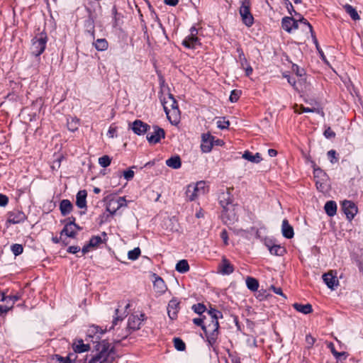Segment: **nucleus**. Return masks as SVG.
I'll use <instances>...</instances> for the list:
<instances>
[{"label":"nucleus","instance_id":"nucleus-1","mask_svg":"<svg viewBox=\"0 0 363 363\" xmlns=\"http://www.w3.org/2000/svg\"><path fill=\"white\" fill-rule=\"evenodd\" d=\"M116 353L109 342L103 340L96 345V352L86 358V363H112Z\"/></svg>","mask_w":363,"mask_h":363},{"label":"nucleus","instance_id":"nucleus-2","mask_svg":"<svg viewBox=\"0 0 363 363\" xmlns=\"http://www.w3.org/2000/svg\"><path fill=\"white\" fill-rule=\"evenodd\" d=\"M161 103L170 123L174 125L177 124L180 119V111L177 102L172 94H167L163 95L161 97Z\"/></svg>","mask_w":363,"mask_h":363},{"label":"nucleus","instance_id":"nucleus-3","mask_svg":"<svg viewBox=\"0 0 363 363\" xmlns=\"http://www.w3.org/2000/svg\"><path fill=\"white\" fill-rule=\"evenodd\" d=\"M207 191L206 184L203 181L189 184L186 191V199L190 201H194L201 195H204Z\"/></svg>","mask_w":363,"mask_h":363},{"label":"nucleus","instance_id":"nucleus-4","mask_svg":"<svg viewBox=\"0 0 363 363\" xmlns=\"http://www.w3.org/2000/svg\"><path fill=\"white\" fill-rule=\"evenodd\" d=\"M208 313L210 316V320L208 323L205 322V326H203V330L206 334L208 333H218V318H222V313L213 308L209 310Z\"/></svg>","mask_w":363,"mask_h":363},{"label":"nucleus","instance_id":"nucleus-5","mask_svg":"<svg viewBox=\"0 0 363 363\" xmlns=\"http://www.w3.org/2000/svg\"><path fill=\"white\" fill-rule=\"evenodd\" d=\"M126 206L127 201L123 196H108L107 198L106 210L111 214H114L118 209Z\"/></svg>","mask_w":363,"mask_h":363},{"label":"nucleus","instance_id":"nucleus-6","mask_svg":"<svg viewBox=\"0 0 363 363\" xmlns=\"http://www.w3.org/2000/svg\"><path fill=\"white\" fill-rule=\"evenodd\" d=\"M250 0H244L240 8V14L244 24L250 27L254 23V18L250 12Z\"/></svg>","mask_w":363,"mask_h":363},{"label":"nucleus","instance_id":"nucleus-7","mask_svg":"<svg viewBox=\"0 0 363 363\" xmlns=\"http://www.w3.org/2000/svg\"><path fill=\"white\" fill-rule=\"evenodd\" d=\"M46 43L47 38L42 33L34 38L30 48L31 53L36 57L40 55L45 49Z\"/></svg>","mask_w":363,"mask_h":363},{"label":"nucleus","instance_id":"nucleus-8","mask_svg":"<svg viewBox=\"0 0 363 363\" xmlns=\"http://www.w3.org/2000/svg\"><path fill=\"white\" fill-rule=\"evenodd\" d=\"M223 222L227 225H230L235 223L238 219L235 207L231 203H226L223 206V211L221 215Z\"/></svg>","mask_w":363,"mask_h":363},{"label":"nucleus","instance_id":"nucleus-9","mask_svg":"<svg viewBox=\"0 0 363 363\" xmlns=\"http://www.w3.org/2000/svg\"><path fill=\"white\" fill-rule=\"evenodd\" d=\"M190 32L191 33L183 40L182 44L186 48L194 49L196 45H199V40L196 36L198 31L195 27H192Z\"/></svg>","mask_w":363,"mask_h":363},{"label":"nucleus","instance_id":"nucleus-10","mask_svg":"<svg viewBox=\"0 0 363 363\" xmlns=\"http://www.w3.org/2000/svg\"><path fill=\"white\" fill-rule=\"evenodd\" d=\"M18 299H19V296L17 295H13V296L3 295L1 301L5 303V304L4 305L0 304V312L1 313H7L11 308H13V304Z\"/></svg>","mask_w":363,"mask_h":363},{"label":"nucleus","instance_id":"nucleus-11","mask_svg":"<svg viewBox=\"0 0 363 363\" xmlns=\"http://www.w3.org/2000/svg\"><path fill=\"white\" fill-rule=\"evenodd\" d=\"M214 145V137L209 133L201 135V149L203 152L208 153L211 151Z\"/></svg>","mask_w":363,"mask_h":363},{"label":"nucleus","instance_id":"nucleus-12","mask_svg":"<svg viewBox=\"0 0 363 363\" xmlns=\"http://www.w3.org/2000/svg\"><path fill=\"white\" fill-rule=\"evenodd\" d=\"M342 207L346 217L350 220H352L357 213V207L350 201H344L342 203Z\"/></svg>","mask_w":363,"mask_h":363},{"label":"nucleus","instance_id":"nucleus-13","mask_svg":"<svg viewBox=\"0 0 363 363\" xmlns=\"http://www.w3.org/2000/svg\"><path fill=\"white\" fill-rule=\"evenodd\" d=\"M81 228L74 223V218L72 221H69L65 225L62 230L61 231V236L65 235L69 238H74L78 230Z\"/></svg>","mask_w":363,"mask_h":363},{"label":"nucleus","instance_id":"nucleus-14","mask_svg":"<svg viewBox=\"0 0 363 363\" xmlns=\"http://www.w3.org/2000/svg\"><path fill=\"white\" fill-rule=\"evenodd\" d=\"M144 317L145 315L143 313H141L140 315H131L128 320V329L133 330H138L144 320Z\"/></svg>","mask_w":363,"mask_h":363},{"label":"nucleus","instance_id":"nucleus-15","mask_svg":"<svg viewBox=\"0 0 363 363\" xmlns=\"http://www.w3.org/2000/svg\"><path fill=\"white\" fill-rule=\"evenodd\" d=\"M164 137V131L163 129L157 127H153V132L150 133L147 135V140L150 143L155 144L160 142L162 138Z\"/></svg>","mask_w":363,"mask_h":363},{"label":"nucleus","instance_id":"nucleus-16","mask_svg":"<svg viewBox=\"0 0 363 363\" xmlns=\"http://www.w3.org/2000/svg\"><path fill=\"white\" fill-rule=\"evenodd\" d=\"M234 271L233 264L225 258L223 257L221 262L218 266V272L223 275H229Z\"/></svg>","mask_w":363,"mask_h":363},{"label":"nucleus","instance_id":"nucleus-17","mask_svg":"<svg viewBox=\"0 0 363 363\" xmlns=\"http://www.w3.org/2000/svg\"><path fill=\"white\" fill-rule=\"evenodd\" d=\"M26 218L24 213L20 211H13L9 213L7 221L12 224L23 222Z\"/></svg>","mask_w":363,"mask_h":363},{"label":"nucleus","instance_id":"nucleus-18","mask_svg":"<svg viewBox=\"0 0 363 363\" xmlns=\"http://www.w3.org/2000/svg\"><path fill=\"white\" fill-rule=\"evenodd\" d=\"M179 310V301L176 298H172L168 303L167 313L170 319L174 320L177 317Z\"/></svg>","mask_w":363,"mask_h":363},{"label":"nucleus","instance_id":"nucleus-19","mask_svg":"<svg viewBox=\"0 0 363 363\" xmlns=\"http://www.w3.org/2000/svg\"><path fill=\"white\" fill-rule=\"evenodd\" d=\"M323 279L327 286L330 289H334L339 284V281L335 274L331 271L323 275Z\"/></svg>","mask_w":363,"mask_h":363},{"label":"nucleus","instance_id":"nucleus-20","mask_svg":"<svg viewBox=\"0 0 363 363\" xmlns=\"http://www.w3.org/2000/svg\"><path fill=\"white\" fill-rule=\"evenodd\" d=\"M131 128L135 134L140 135L149 130L150 125L140 120H136L132 123Z\"/></svg>","mask_w":363,"mask_h":363},{"label":"nucleus","instance_id":"nucleus-21","mask_svg":"<svg viewBox=\"0 0 363 363\" xmlns=\"http://www.w3.org/2000/svg\"><path fill=\"white\" fill-rule=\"evenodd\" d=\"M281 26L284 30L290 33L293 29L298 28V21L291 17H284L282 18Z\"/></svg>","mask_w":363,"mask_h":363},{"label":"nucleus","instance_id":"nucleus-22","mask_svg":"<svg viewBox=\"0 0 363 363\" xmlns=\"http://www.w3.org/2000/svg\"><path fill=\"white\" fill-rule=\"evenodd\" d=\"M153 286L155 291L160 295L164 294L167 289L164 280L160 277H155Z\"/></svg>","mask_w":363,"mask_h":363},{"label":"nucleus","instance_id":"nucleus-23","mask_svg":"<svg viewBox=\"0 0 363 363\" xmlns=\"http://www.w3.org/2000/svg\"><path fill=\"white\" fill-rule=\"evenodd\" d=\"M281 232L283 236L288 239L292 238L294 235V228L286 219H284L282 221Z\"/></svg>","mask_w":363,"mask_h":363},{"label":"nucleus","instance_id":"nucleus-24","mask_svg":"<svg viewBox=\"0 0 363 363\" xmlns=\"http://www.w3.org/2000/svg\"><path fill=\"white\" fill-rule=\"evenodd\" d=\"M73 350L75 352L82 353L90 350L89 344H84L82 340H77L73 343Z\"/></svg>","mask_w":363,"mask_h":363},{"label":"nucleus","instance_id":"nucleus-25","mask_svg":"<svg viewBox=\"0 0 363 363\" xmlns=\"http://www.w3.org/2000/svg\"><path fill=\"white\" fill-rule=\"evenodd\" d=\"M104 333L105 331L100 328L99 326L91 325L88 329L87 336L89 337H95L96 339L98 340L101 337V335H102Z\"/></svg>","mask_w":363,"mask_h":363},{"label":"nucleus","instance_id":"nucleus-26","mask_svg":"<svg viewBox=\"0 0 363 363\" xmlns=\"http://www.w3.org/2000/svg\"><path fill=\"white\" fill-rule=\"evenodd\" d=\"M106 233H102L101 235H95L93 236L90 240H89V245L91 246V247H96L99 245L104 242L106 240Z\"/></svg>","mask_w":363,"mask_h":363},{"label":"nucleus","instance_id":"nucleus-27","mask_svg":"<svg viewBox=\"0 0 363 363\" xmlns=\"http://www.w3.org/2000/svg\"><path fill=\"white\" fill-rule=\"evenodd\" d=\"M86 191L85 190L79 191L77 193L76 204L79 208H83L86 206Z\"/></svg>","mask_w":363,"mask_h":363},{"label":"nucleus","instance_id":"nucleus-28","mask_svg":"<svg viewBox=\"0 0 363 363\" xmlns=\"http://www.w3.org/2000/svg\"><path fill=\"white\" fill-rule=\"evenodd\" d=\"M73 206L67 199H64L60 202V209L62 216L69 214L72 210Z\"/></svg>","mask_w":363,"mask_h":363},{"label":"nucleus","instance_id":"nucleus-29","mask_svg":"<svg viewBox=\"0 0 363 363\" xmlns=\"http://www.w3.org/2000/svg\"><path fill=\"white\" fill-rule=\"evenodd\" d=\"M242 158L253 162V163H259L262 161V158L259 153H256L253 155L252 152L249 151H245L242 155Z\"/></svg>","mask_w":363,"mask_h":363},{"label":"nucleus","instance_id":"nucleus-30","mask_svg":"<svg viewBox=\"0 0 363 363\" xmlns=\"http://www.w3.org/2000/svg\"><path fill=\"white\" fill-rule=\"evenodd\" d=\"M324 209L329 216H333L337 212V204L333 201H327L325 204Z\"/></svg>","mask_w":363,"mask_h":363},{"label":"nucleus","instance_id":"nucleus-31","mask_svg":"<svg viewBox=\"0 0 363 363\" xmlns=\"http://www.w3.org/2000/svg\"><path fill=\"white\" fill-rule=\"evenodd\" d=\"M293 307L298 312L303 314H308L313 311L312 306L309 303L303 305L298 303L293 304Z\"/></svg>","mask_w":363,"mask_h":363},{"label":"nucleus","instance_id":"nucleus-32","mask_svg":"<svg viewBox=\"0 0 363 363\" xmlns=\"http://www.w3.org/2000/svg\"><path fill=\"white\" fill-rule=\"evenodd\" d=\"M93 45L98 51H105L108 49V43L105 38H99L93 43Z\"/></svg>","mask_w":363,"mask_h":363},{"label":"nucleus","instance_id":"nucleus-33","mask_svg":"<svg viewBox=\"0 0 363 363\" xmlns=\"http://www.w3.org/2000/svg\"><path fill=\"white\" fill-rule=\"evenodd\" d=\"M166 164L173 169H179L181 167V160L179 157H172L166 160Z\"/></svg>","mask_w":363,"mask_h":363},{"label":"nucleus","instance_id":"nucleus-34","mask_svg":"<svg viewBox=\"0 0 363 363\" xmlns=\"http://www.w3.org/2000/svg\"><path fill=\"white\" fill-rule=\"evenodd\" d=\"M288 82L298 91H303V88L302 86L303 79H298V81H296L294 78H291V77H287Z\"/></svg>","mask_w":363,"mask_h":363},{"label":"nucleus","instance_id":"nucleus-35","mask_svg":"<svg viewBox=\"0 0 363 363\" xmlns=\"http://www.w3.org/2000/svg\"><path fill=\"white\" fill-rule=\"evenodd\" d=\"M245 281L247 287L252 291H256L258 289L259 282L256 279L248 277Z\"/></svg>","mask_w":363,"mask_h":363},{"label":"nucleus","instance_id":"nucleus-36","mask_svg":"<svg viewBox=\"0 0 363 363\" xmlns=\"http://www.w3.org/2000/svg\"><path fill=\"white\" fill-rule=\"evenodd\" d=\"M176 270L180 273H185L189 270V266L186 260L182 259L176 265Z\"/></svg>","mask_w":363,"mask_h":363},{"label":"nucleus","instance_id":"nucleus-37","mask_svg":"<svg viewBox=\"0 0 363 363\" xmlns=\"http://www.w3.org/2000/svg\"><path fill=\"white\" fill-rule=\"evenodd\" d=\"M345 9L353 20L357 21L359 19V16L353 6L347 4L345 6Z\"/></svg>","mask_w":363,"mask_h":363},{"label":"nucleus","instance_id":"nucleus-38","mask_svg":"<svg viewBox=\"0 0 363 363\" xmlns=\"http://www.w3.org/2000/svg\"><path fill=\"white\" fill-rule=\"evenodd\" d=\"M67 128L72 132L77 130L79 128V120L75 118H71L70 119H68Z\"/></svg>","mask_w":363,"mask_h":363},{"label":"nucleus","instance_id":"nucleus-39","mask_svg":"<svg viewBox=\"0 0 363 363\" xmlns=\"http://www.w3.org/2000/svg\"><path fill=\"white\" fill-rule=\"evenodd\" d=\"M298 21H300L301 23H302L303 24L306 25L308 26V29H309V31L310 33H311V35L313 38V41L314 43H315L316 46H318V41H317V39L315 38V36L314 35V33H313V28H312V26L308 23V21L304 18L303 17H301L298 18V20H297Z\"/></svg>","mask_w":363,"mask_h":363},{"label":"nucleus","instance_id":"nucleus-40","mask_svg":"<svg viewBox=\"0 0 363 363\" xmlns=\"http://www.w3.org/2000/svg\"><path fill=\"white\" fill-rule=\"evenodd\" d=\"M269 250L272 255H281L284 251L283 247L277 245L269 247Z\"/></svg>","mask_w":363,"mask_h":363},{"label":"nucleus","instance_id":"nucleus-41","mask_svg":"<svg viewBox=\"0 0 363 363\" xmlns=\"http://www.w3.org/2000/svg\"><path fill=\"white\" fill-rule=\"evenodd\" d=\"M140 252V249L139 247H135L128 252V257L130 260H136L139 257Z\"/></svg>","mask_w":363,"mask_h":363},{"label":"nucleus","instance_id":"nucleus-42","mask_svg":"<svg viewBox=\"0 0 363 363\" xmlns=\"http://www.w3.org/2000/svg\"><path fill=\"white\" fill-rule=\"evenodd\" d=\"M174 345L178 351H184L186 348L185 343L178 337L174 339Z\"/></svg>","mask_w":363,"mask_h":363},{"label":"nucleus","instance_id":"nucleus-43","mask_svg":"<svg viewBox=\"0 0 363 363\" xmlns=\"http://www.w3.org/2000/svg\"><path fill=\"white\" fill-rule=\"evenodd\" d=\"M111 162V158L108 155H104L99 158V164L103 167H107Z\"/></svg>","mask_w":363,"mask_h":363},{"label":"nucleus","instance_id":"nucleus-44","mask_svg":"<svg viewBox=\"0 0 363 363\" xmlns=\"http://www.w3.org/2000/svg\"><path fill=\"white\" fill-rule=\"evenodd\" d=\"M11 250L15 256H18L23 252V247L20 244H13L11 245Z\"/></svg>","mask_w":363,"mask_h":363},{"label":"nucleus","instance_id":"nucleus-45","mask_svg":"<svg viewBox=\"0 0 363 363\" xmlns=\"http://www.w3.org/2000/svg\"><path fill=\"white\" fill-rule=\"evenodd\" d=\"M217 127L220 129H227L230 125L228 121H226L225 118H219L217 122Z\"/></svg>","mask_w":363,"mask_h":363},{"label":"nucleus","instance_id":"nucleus-46","mask_svg":"<svg viewBox=\"0 0 363 363\" xmlns=\"http://www.w3.org/2000/svg\"><path fill=\"white\" fill-rule=\"evenodd\" d=\"M192 310L199 315H201L206 311V306L202 303H197L192 306Z\"/></svg>","mask_w":363,"mask_h":363},{"label":"nucleus","instance_id":"nucleus-47","mask_svg":"<svg viewBox=\"0 0 363 363\" xmlns=\"http://www.w3.org/2000/svg\"><path fill=\"white\" fill-rule=\"evenodd\" d=\"M52 359L55 360L56 363H70L71 362L69 357H63L58 354L55 355V357H53Z\"/></svg>","mask_w":363,"mask_h":363},{"label":"nucleus","instance_id":"nucleus-48","mask_svg":"<svg viewBox=\"0 0 363 363\" xmlns=\"http://www.w3.org/2000/svg\"><path fill=\"white\" fill-rule=\"evenodd\" d=\"M314 177H315V179H318V178H320V179H322L323 181L326 180L325 174L319 168L314 169Z\"/></svg>","mask_w":363,"mask_h":363},{"label":"nucleus","instance_id":"nucleus-49","mask_svg":"<svg viewBox=\"0 0 363 363\" xmlns=\"http://www.w3.org/2000/svg\"><path fill=\"white\" fill-rule=\"evenodd\" d=\"M207 335V340L211 345H213L217 339L218 333H208Z\"/></svg>","mask_w":363,"mask_h":363},{"label":"nucleus","instance_id":"nucleus-50","mask_svg":"<svg viewBox=\"0 0 363 363\" xmlns=\"http://www.w3.org/2000/svg\"><path fill=\"white\" fill-rule=\"evenodd\" d=\"M240 92L238 90L232 91L231 94L230 95V98H229L230 101L232 103L236 102L240 98Z\"/></svg>","mask_w":363,"mask_h":363},{"label":"nucleus","instance_id":"nucleus-51","mask_svg":"<svg viewBox=\"0 0 363 363\" xmlns=\"http://www.w3.org/2000/svg\"><path fill=\"white\" fill-rule=\"evenodd\" d=\"M300 111L295 110L296 112L300 113H313V112H319V110L317 108H310L308 107H304L303 106H300Z\"/></svg>","mask_w":363,"mask_h":363},{"label":"nucleus","instance_id":"nucleus-52","mask_svg":"<svg viewBox=\"0 0 363 363\" xmlns=\"http://www.w3.org/2000/svg\"><path fill=\"white\" fill-rule=\"evenodd\" d=\"M135 175V172L131 169L123 172V177L127 181L131 180Z\"/></svg>","mask_w":363,"mask_h":363},{"label":"nucleus","instance_id":"nucleus-53","mask_svg":"<svg viewBox=\"0 0 363 363\" xmlns=\"http://www.w3.org/2000/svg\"><path fill=\"white\" fill-rule=\"evenodd\" d=\"M116 133H117V128L116 126H114L113 125H111L109 127V129L107 133V135L111 138H113L116 137Z\"/></svg>","mask_w":363,"mask_h":363},{"label":"nucleus","instance_id":"nucleus-54","mask_svg":"<svg viewBox=\"0 0 363 363\" xmlns=\"http://www.w3.org/2000/svg\"><path fill=\"white\" fill-rule=\"evenodd\" d=\"M328 157L332 163H335V162H337V159L336 157V152L335 150H331L328 151Z\"/></svg>","mask_w":363,"mask_h":363},{"label":"nucleus","instance_id":"nucleus-55","mask_svg":"<svg viewBox=\"0 0 363 363\" xmlns=\"http://www.w3.org/2000/svg\"><path fill=\"white\" fill-rule=\"evenodd\" d=\"M315 184L317 189L320 191H324L325 190V184L324 183V181L321 179H316Z\"/></svg>","mask_w":363,"mask_h":363},{"label":"nucleus","instance_id":"nucleus-56","mask_svg":"<svg viewBox=\"0 0 363 363\" xmlns=\"http://www.w3.org/2000/svg\"><path fill=\"white\" fill-rule=\"evenodd\" d=\"M239 59H240V64H241V66L242 68H245V66L247 67V65H249L247 64V61L242 51H240V52Z\"/></svg>","mask_w":363,"mask_h":363},{"label":"nucleus","instance_id":"nucleus-57","mask_svg":"<svg viewBox=\"0 0 363 363\" xmlns=\"http://www.w3.org/2000/svg\"><path fill=\"white\" fill-rule=\"evenodd\" d=\"M324 135L327 138H333L335 136V133L331 130V128L330 127H328L324 131Z\"/></svg>","mask_w":363,"mask_h":363},{"label":"nucleus","instance_id":"nucleus-58","mask_svg":"<svg viewBox=\"0 0 363 363\" xmlns=\"http://www.w3.org/2000/svg\"><path fill=\"white\" fill-rule=\"evenodd\" d=\"M204 320H206V318H194L193 320V322L195 325L201 326L203 329V326H205V322Z\"/></svg>","mask_w":363,"mask_h":363},{"label":"nucleus","instance_id":"nucleus-59","mask_svg":"<svg viewBox=\"0 0 363 363\" xmlns=\"http://www.w3.org/2000/svg\"><path fill=\"white\" fill-rule=\"evenodd\" d=\"M8 197L0 194V206H5L8 203Z\"/></svg>","mask_w":363,"mask_h":363},{"label":"nucleus","instance_id":"nucleus-60","mask_svg":"<svg viewBox=\"0 0 363 363\" xmlns=\"http://www.w3.org/2000/svg\"><path fill=\"white\" fill-rule=\"evenodd\" d=\"M220 238H222L225 245H228V237L227 231L225 230H223L221 232Z\"/></svg>","mask_w":363,"mask_h":363},{"label":"nucleus","instance_id":"nucleus-61","mask_svg":"<svg viewBox=\"0 0 363 363\" xmlns=\"http://www.w3.org/2000/svg\"><path fill=\"white\" fill-rule=\"evenodd\" d=\"M179 0H164L166 5L175 6L179 4Z\"/></svg>","mask_w":363,"mask_h":363},{"label":"nucleus","instance_id":"nucleus-62","mask_svg":"<svg viewBox=\"0 0 363 363\" xmlns=\"http://www.w3.org/2000/svg\"><path fill=\"white\" fill-rule=\"evenodd\" d=\"M80 248L78 246H70L67 250V251L72 254H75L78 252Z\"/></svg>","mask_w":363,"mask_h":363},{"label":"nucleus","instance_id":"nucleus-63","mask_svg":"<svg viewBox=\"0 0 363 363\" xmlns=\"http://www.w3.org/2000/svg\"><path fill=\"white\" fill-rule=\"evenodd\" d=\"M271 289L277 294H279V295H281V296H284L283 293H282V290L281 288L279 287H275L274 286H271Z\"/></svg>","mask_w":363,"mask_h":363},{"label":"nucleus","instance_id":"nucleus-64","mask_svg":"<svg viewBox=\"0 0 363 363\" xmlns=\"http://www.w3.org/2000/svg\"><path fill=\"white\" fill-rule=\"evenodd\" d=\"M333 355L338 359H341L342 357L345 358V352H333Z\"/></svg>","mask_w":363,"mask_h":363}]
</instances>
